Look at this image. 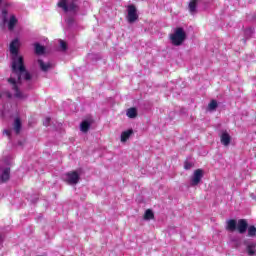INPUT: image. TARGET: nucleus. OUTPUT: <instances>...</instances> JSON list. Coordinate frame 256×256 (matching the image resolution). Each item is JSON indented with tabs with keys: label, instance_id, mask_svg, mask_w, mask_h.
<instances>
[{
	"label": "nucleus",
	"instance_id": "f257e3e1",
	"mask_svg": "<svg viewBox=\"0 0 256 256\" xmlns=\"http://www.w3.org/2000/svg\"><path fill=\"white\" fill-rule=\"evenodd\" d=\"M19 47H21L19 39L16 38L11 41L9 51L12 59V74L8 79V82L12 85L14 97L16 99H25L27 95L23 94V92L19 90V85H21V79L29 81V79H31V74L25 70L23 56L19 54Z\"/></svg>",
	"mask_w": 256,
	"mask_h": 256
},
{
	"label": "nucleus",
	"instance_id": "f03ea898",
	"mask_svg": "<svg viewBox=\"0 0 256 256\" xmlns=\"http://www.w3.org/2000/svg\"><path fill=\"white\" fill-rule=\"evenodd\" d=\"M1 25H7L9 31H13L17 25V17L15 15L7 13V10L3 9L1 14Z\"/></svg>",
	"mask_w": 256,
	"mask_h": 256
},
{
	"label": "nucleus",
	"instance_id": "7ed1b4c3",
	"mask_svg": "<svg viewBox=\"0 0 256 256\" xmlns=\"http://www.w3.org/2000/svg\"><path fill=\"white\" fill-rule=\"evenodd\" d=\"M186 37L187 34H185V30H183V28H176L170 35V41L172 45H176V47H178L179 45L183 44V41H185Z\"/></svg>",
	"mask_w": 256,
	"mask_h": 256
},
{
	"label": "nucleus",
	"instance_id": "20e7f679",
	"mask_svg": "<svg viewBox=\"0 0 256 256\" xmlns=\"http://www.w3.org/2000/svg\"><path fill=\"white\" fill-rule=\"evenodd\" d=\"M58 7H60V9H63L65 13H69V11H76L77 9V6L71 0H59Z\"/></svg>",
	"mask_w": 256,
	"mask_h": 256
},
{
	"label": "nucleus",
	"instance_id": "39448f33",
	"mask_svg": "<svg viewBox=\"0 0 256 256\" xmlns=\"http://www.w3.org/2000/svg\"><path fill=\"white\" fill-rule=\"evenodd\" d=\"M127 11H128V15H127L128 23H135V21L139 19V15H137V8L135 7V5L133 4L128 5Z\"/></svg>",
	"mask_w": 256,
	"mask_h": 256
},
{
	"label": "nucleus",
	"instance_id": "423d86ee",
	"mask_svg": "<svg viewBox=\"0 0 256 256\" xmlns=\"http://www.w3.org/2000/svg\"><path fill=\"white\" fill-rule=\"evenodd\" d=\"M204 172L201 169H197L193 172V175L190 178V185L192 187H196L199 183H201V180L203 179Z\"/></svg>",
	"mask_w": 256,
	"mask_h": 256
},
{
	"label": "nucleus",
	"instance_id": "0eeeda50",
	"mask_svg": "<svg viewBox=\"0 0 256 256\" xmlns=\"http://www.w3.org/2000/svg\"><path fill=\"white\" fill-rule=\"evenodd\" d=\"M63 179L69 185H77V183H79V173L69 172L63 176Z\"/></svg>",
	"mask_w": 256,
	"mask_h": 256
},
{
	"label": "nucleus",
	"instance_id": "6e6552de",
	"mask_svg": "<svg viewBox=\"0 0 256 256\" xmlns=\"http://www.w3.org/2000/svg\"><path fill=\"white\" fill-rule=\"evenodd\" d=\"M39 68L44 73H47V71H50V69H53V64L50 61H44L43 59H38L37 61Z\"/></svg>",
	"mask_w": 256,
	"mask_h": 256
},
{
	"label": "nucleus",
	"instance_id": "1a4fd4ad",
	"mask_svg": "<svg viewBox=\"0 0 256 256\" xmlns=\"http://www.w3.org/2000/svg\"><path fill=\"white\" fill-rule=\"evenodd\" d=\"M10 173H11V169L9 167L3 168V166H1V168H0L1 181H3V182L9 181Z\"/></svg>",
	"mask_w": 256,
	"mask_h": 256
},
{
	"label": "nucleus",
	"instance_id": "9d476101",
	"mask_svg": "<svg viewBox=\"0 0 256 256\" xmlns=\"http://www.w3.org/2000/svg\"><path fill=\"white\" fill-rule=\"evenodd\" d=\"M220 141L224 147H228V145L231 143V135L227 133V131L222 132L220 136Z\"/></svg>",
	"mask_w": 256,
	"mask_h": 256
},
{
	"label": "nucleus",
	"instance_id": "9b49d317",
	"mask_svg": "<svg viewBox=\"0 0 256 256\" xmlns=\"http://www.w3.org/2000/svg\"><path fill=\"white\" fill-rule=\"evenodd\" d=\"M237 230L239 233H245L247 231V220H239L237 223Z\"/></svg>",
	"mask_w": 256,
	"mask_h": 256
},
{
	"label": "nucleus",
	"instance_id": "f8f14e48",
	"mask_svg": "<svg viewBox=\"0 0 256 256\" xmlns=\"http://www.w3.org/2000/svg\"><path fill=\"white\" fill-rule=\"evenodd\" d=\"M34 49H35L36 55H45V53H46V48H45V46H42V45L39 44V43H35V44H34Z\"/></svg>",
	"mask_w": 256,
	"mask_h": 256
},
{
	"label": "nucleus",
	"instance_id": "ddd939ff",
	"mask_svg": "<svg viewBox=\"0 0 256 256\" xmlns=\"http://www.w3.org/2000/svg\"><path fill=\"white\" fill-rule=\"evenodd\" d=\"M131 135H133V129H128L124 132L121 133V142L125 143L127 142V140L129 139V137H131Z\"/></svg>",
	"mask_w": 256,
	"mask_h": 256
},
{
	"label": "nucleus",
	"instance_id": "4468645a",
	"mask_svg": "<svg viewBox=\"0 0 256 256\" xmlns=\"http://www.w3.org/2000/svg\"><path fill=\"white\" fill-rule=\"evenodd\" d=\"M90 127L91 122H89L88 120H84L80 125V131H82L83 133H87Z\"/></svg>",
	"mask_w": 256,
	"mask_h": 256
},
{
	"label": "nucleus",
	"instance_id": "2eb2a0df",
	"mask_svg": "<svg viewBox=\"0 0 256 256\" xmlns=\"http://www.w3.org/2000/svg\"><path fill=\"white\" fill-rule=\"evenodd\" d=\"M189 11L193 15L197 11V0H192L189 3Z\"/></svg>",
	"mask_w": 256,
	"mask_h": 256
},
{
	"label": "nucleus",
	"instance_id": "dca6fc26",
	"mask_svg": "<svg viewBox=\"0 0 256 256\" xmlns=\"http://www.w3.org/2000/svg\"><path fill=\"white\" fill-rule=\"evenodd\" d=\"M127 117H129V119H135V117H137V109L136 108H130L127 110L126 112Z\"/></svg>",
	"mask_w": 256,
	"mask_h": 256
},
{
	"label": "nucleus",
	"instance_id": "f3484780",
	"mask_svg": "<svg viewBox=\"0 0 256 256\" xmlns=\"http://www.w3.org/2000/svg\"><path fill=\"white\" fill-rule=\"evenodd\" d=\"M227 229L228 231H235V229H237V221L229 220L227 222Z\"/></svg>",
	"mask_w": 256,
	"mask_h": 256
},
{
	"label": "nucleus",
	"instance_id": "a211bd4d",
	"mask_svg": "<svg viewBox=\"0 0 256 256\" xmlns=\"http://www.w3.org/2000/svg\"><path fill=\"white\" fill-rule=\"evenodd\" d=\"M247 253H248V255H255V253H256V244L255 243L248 244Z\"/></svg>",
	"mask_w": 256,
	"mask_h": 256
},
{
	"label": "nucleus",
	"instance_id": "6ab92c4d",
	"mask_svg": "<svg viewBox=\"0 0 256 256\" xmlns=\"http://www.w3.org/2000/svg\"><path fill=\"white\" fill-rule=\"evenodd\" d=\"M14 131L17 134L21 131V120L19 118H16L14 121Z\"/></svg>",
	"mask_w": 256,
	"mask_h": 256
},
{
	"label": "nucleus",
	"instance_id": "aec40b11",
	"mask_svg": "<svg viewBox=\"0 0 256 256\" xmlns=\"http://www.w3.org/2000/svg\"><path fill=\"white\" fill-rule=\"evenodd\" d=\"M155 217V215L153 214V211L148 209L145 211V214H144V219L146 221H150V219H153Z\"/></svg>",
	"mask_w": 256,
	"mask_h": 256
},
{
	"label": "nucleus",
	"instance_id": "412c9836",
	"mask_svg": "<svg viewBox=\"0 0 256 256\" xmlns=\"http://www.w3.org/2000/svg\"><path fill=\"white\" fill-rule=\"evenodd\" d=\"M215 109H217V101L212 100V101L208 104V111H215Z\"/></svg>",
	"mask_w": 256,
	"mask_h": 256
},
{
	"label": "nucleus",
	"instance_id": "4be33fe9",
	"mask_svg": "<svg viewBox=\"0 0 256 256\" xmlns=\"http://www.w3.org/2000/svg\"><path fill=\"white\" fill-rule=\"evenodd\" d=\"M248 235H249V237H255V235H256V228H255V226H250L248 228Z\"/></svg>",
	"mask_w": 256,
	"mask_h": 256
},
{
	"label": "nucleus",
	"instance_id": "5701e85b",
	"mask_svg": "<svg viewBox=\"0 0 256 256\" xmlns=\"http://www.w3.org/2000/svg\"><path fill=\"white\" fill-rule=\"evenodd\" d=\"M60 47L62 51H67V43H65V41L60 40Z\"/></svg>",
	"mask_w": 256,
	"mask_h": 256
},
{
	"label": "nucleus",
	"instance_id": "b1692460",
	"mask_svg": "<svg viewBox=\"0 0 256 256\" xmlns=\"http://www.w3.org/2000/svg\"><path fill=\"white\" fill-rule=\"evenodd\" d=\"M191 167H193V164H191L189 162H185L184 169L189 170V169H191Z\"/></svg>",
	"mask_w": 256,
	"mask_h": 256
},
{
	"label": "nucleus",
	"instance_id": "393cba45",
	"mask_svg": "<svg viewBox=\"0 0 256 256\" xmlns=\"http://www.w3.org/2000/svg\"><path fill=\"white\" fill-rule=\"evenodd\" d=\"M43 123H44L45 127H47L49 125V123H51V118H45Z\"/></svg>",
	"mask_w": 256,
	"mask_h": 256
},
{
	"label": "nucleus",
	"instance_id": "a878e982",
	"mask_svg": "<svg viewBox=\"0 0 256 256\" xmlns=\"http://www.w3.org/2000/svg\"><path fill=\"white\" fill-rule=\"evenodd\" d=\"M4 133L7 134L8 137H9V135H11V131L10 130H5Z\"/></svg>",
	"mask_w": 256,
	"mask_h": 256
},
{
	"label": "nucleus",
	"instance_id": "bb28decb",
	"mask_svg": "<svg viewBox=\"0 0 256 256\" xmlns=\"http://www.w3.org/2000/svg\"><path fill=\"white\" fill-rule=\"evenodd\" d=\"M0 5H3V0H0Z\"/></svg>",
	"mask_w": 256,
	"mask_h": 256
}]
</instances>
